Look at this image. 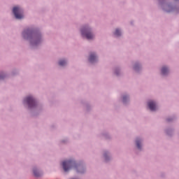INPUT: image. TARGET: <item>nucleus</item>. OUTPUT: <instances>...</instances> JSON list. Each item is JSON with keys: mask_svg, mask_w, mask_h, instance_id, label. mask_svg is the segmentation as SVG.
Segmentation results:
<instances>
[{"mask_svg": "<svg viewBox=\"0 0 179 179\" xmlns=\"http://www.w3.org/2000/svg\"><path fill=\"white\" fill-rule=\"evenodd\" d=\"M81 34L82 36H85L87 40H92L94 37V35L92 34L90 30L87 28H83L81 29Z\"/></svg>", "mask_w": 179, "mask_h": 179, "instance_id": "1", "label": "nucleus"}, {"mask_svg": "<svg viewBox=\"0 0 179 179\" xmlns=\"http://www.w3.org/2000/svg\"><path fill=\"white\" fill-rule=\"evenodd\" d=\"M13 13H14L16 19H23V13L20 8L14 7L13 9Z\"/></svg>", "mask_w": 179, "mask_h": 179, "instance_id": "2", "label": "nucleus"}, {"mask_svg": "<svg viewBox=\"0 0 179 179\" xmlns=\"http://www.w3.org/2000/svg\"><path fill=\"white\" fill-rule=\"evenodd\" d=\"M75 164V162L72 160L64 161L62 163L63 169L64 171H69V169Z\"/></svg>", "mask_w": 179, "mask_h": 179, "instance_id": "3", "label": "nucleus"}, {"mask_svg": "<svg viewBox=\"0 0 179 179\" xmlns=\"http://www.w3.org/2000/svg\"><path fill=\"white\" fill-rule=\"evenodd\" d=\"M24 101L27 103V104H28L29 108H31V107H34V106H36V100H34L32 96H27L24 99Z\"/></svg>", "mask_w": 179, "mask_h": 179, "instance_id": "4", "label": "nucleus"}, {"mask_svg": "<svg viewBox=\"0 0 179 179\" xmlns=\"http://www.w3.org/2000/svg\"><path fill=\"white\" fill-rule=\"evenodd\" d=\"M148 107L151 111H156V108H157V106H156V103L152 101L148 102Z\"/></svg>", "mask_w": 179, "mask_h": 179, "instance_id": "5", "label": "nucleus"}, {"mask_svg": "<svg viewBox=\"0 0 179 179\" xmlns=\"http://www.w3.org/2000/svg\"><path fill=\"white\" fill-rule=\"evenodd\" d=\"M96 59H97V57L96 56V55L94 53H92L90 55V59H89L90 62H94V61H96Z\"/></svg>", "mask_w": 179, "mask_h": 179, "instance_id": "6", "label": "nucleus"}, {"mask_svg": "<svg viewBox=\"0 0 179 179\" xmlns=\"http://www.w3.org/2000/svg\"><path fill=\"white\" fill-rule=\"evenodd\" d=\"M162 75H167V73H169V69H167V67H162Z\"/></svg>", "mask_w": 179, "mask_h": 179, "instance_id": "7", "label": "nucleus"}, {"mask_svg": "<svg viewBox=\"0 0 179 179\" xmlns=\"http://www.w3.org/2000/svg\"><path fill=\"white\" fill-rule=\"evenodd\" d=\"M22 34H23V36L26 38V36H30V34H31V31L29 29H27L24 31Z\"/></svg>", "mask_w": 179, "mask_h": 179, "instance_id": "8", "label": "nucleus"}, {"mask_svg": "<svg viewBox=\"0 0 179 179\" xmlns=\"http://www.w3.org/2000/svg\"><path fill=\"white\" fill-rule=\"evenodd\" d=\"M59 65H60V66H64V65H66V62L65 60H60Z\"/></svg>", "mask_w": 179, "mask_h": 179, "instance_id": "9", "label": "nucleus"}, {"mask_svg": "<svg viewBox=\"0 0 179 179\" xmlns=\"http://www.w3.org/2000/svg\"><path fill=\"white\" fill-rule=\"evenodd\" d=\"M34 174L35 176V177H40L41 174L38 173V171H37V170L34 169Z\"/></svg>", "mask_w": 179, "mask_h": 179, "instance_id": "10", "label": "nucleus"}, {"mask_svg": "<svg viewBox=\"0 0 179 179\" xmlns=\"http://www.w3.org/2000/svg\"><path fill=\"white\" fill-rule=\"evenodd\" d=\"M136 146H137L138 149H141V141L136 140Z\"/></svg>", "mask_w": 179, "mask_h": 179, "instance_id": "11", "label": "nucleus"}, {"mask_svg": "<svg viewBox=\"0 0 179 179\" xmlns=\"http://www.w3.org/2000/svg\"><path fill=\"white\" fill-rule=\"evenodd\" d=\"M115 36H121V31H120L119 29H116L115 31Z\"/></svg>", "mask_w": 179, "mask_h": 179, "instance_id": "12", "label": "nucleus"}, {"mask_svg": "<svg viewBox=\"0 0 179 179\" xmlns=\"http://www.w3.org/2000/svg\"><path fill=\"white\" fill-rule=\"evenodd\" d=\"M41 38H40V36H38V38H36L35 42L34 43V44H38V43L41 41Z\"/></svg>", "mask_w": 179, "mask_h": 179, "instance_id": "13", "label": "nucleus"}, {"mask_svg": "<svg viewBox=\"0 0 179 179\" xmlns=\"http://www.w3.org/2000/svg\"><path fill=\"white\" fill-rule=\"evenodd\" d=\"M127 99H128V96H123V102L125 103L127 101Z\"/></svg>", "mask_w": 179, "mask_h": 179, "instance_id": "14", "label": "nucleus"}, {"mask_svg": "<svg viewBox=\"0 0 179 179\" xmlns=\"http://www.w3.org/2000/svg\"><path fill=\"white\" fill-rule=\"evenodd\" d=\"M0 79H3V76H0Z\"/></svg>", "mask_w": 179, "mask_h": 179, "instance_id": "15", "label": "nucleus"}, {"mask_svg": "<svg viewBox=\"0 0 179 179\" xmlns=\"http://www.w3.org/2000/svg\"><path fill=\"white\" fill-rule=\"evenodd\" d=\"M136 68H137V66H134V69H136Z\"/></svg>", "mask_w": 179, "mask_h": 179, "instance_id": "16", "label": "nucleus"}]
</instances>
